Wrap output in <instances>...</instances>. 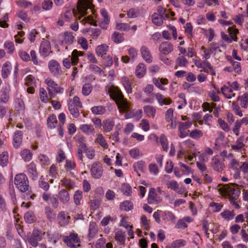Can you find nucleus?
I'll return each mask as SVG.
<instances>
[{"label":"nucleus","instance_id":"f257e3e1","mask_svg":"<svg viewBox=\"0 0 248 248\" xmlns=\"http://www.w3.org/2000/svg\"><path fill=\"white\" fill-rule=\"evenodd\" d=\"M108 92L121 111H126L129 108L130 103L124 98L122 92L117 87H111Z\"/></svg>","mask_w":248,"mask_h":248},{"label":"nucleus","instance_id":"f03ea898","mask_svg":"<svg viewBox=\"0 0 248 248\" xmlns=\"http://www.w3.org/2000/svg\"><path fill=\"white\" fill-rule=\"evenodd\" d=\"M108 92L121 111H126L129 108L130 103L124 98L122 92L117 87H111Z\"/></svg>","mask_w":248,"mask_h":248},{"label":"nucleus","instance_id":"7ed1b4c3","mask_svg":"<svg viewBox=\"0 0 248 248\" xmlns=\"http://www.w3.org/2000/svg\"><path fill=\"white\" fill-rule=\"evenodd\" d=\"M237 186L238 185L235 183L219 184L218 185V191L222 196H228L229 200H237L240 194V189L236 188Z\"/></svg>","mask_w":248,"mask_h":248},{"label":"nucleus","instance_id":"20e7f679","mask_svg":"<svg viewBox=\"0 0 248 248\" xmlns=\"http://www.w3.org/2000/svg\"><path fill=\"white\" fill-rule=\"evenodd\" d=\"M14 183L17 188L22 192H25L29 189L28 179L24 173L16 174L15 177Z\"/></svg>","mask_w":248,"mask_h":248},{"label":"nucleus","instance_id":"39448f33","mask_svg":"<svg viewBox=\"0 0 248 248\" xmlns=\"http://www.w3.org/2000/svg\"><path fill=\"white\" fill-rule=\"evenodd\" d=\"M92 5L90 0H78L77 6V10L81 15L79 19L87 15V10L88 9H92Z\"/></svg>","mask_w":248,"mask_h":248},{"label":"nucleus","instance_id":"423d86ee","mask_svg":"<svg viewBox=\"0 0 248 248\" xmlns=\"http://www.w3.org/2000/svg\"><path fill=\"white\" fill-rule=\"evenodd\" d=\"M63 241L69 247L75 248V243L80 242V239L78 234L71 232L68 236H63Z\"/></svg>","mask_w":248,"mask_h":248},{"label":"nucleus","instance_id":"0eeeda50","mask_svg":"<svg viewBox=\"0 0 248 248\" xmlns=\"http://www.w3.org/2000/svg\"><path fill=\"white\" fill-rule=\"evenodd\" d=\"M229 34L231 38L228 36L227 34H226L224 32H222L221 33V37L226 42L228 43H232V41H237L236 34L238 33V30L235 28L234 27H229L228 29Z\"/></svg>","mask_w":248,"mask_h":248},{"label":"nucleus","instance_id":"6e6552de","mask_svg":"<svg viewBox=\"0 0 248 248\" xmlns=\"http://www.w3.org/2000/svg\"><path fill=\"white\" fill-rule=\"evenodd\" d=\"M103 172V169L100 163L95 162L92 165L91 172L93 178H100L102 176Z\"/></svg>","mask_w":248,"mask_h":248},{"label":"nucleus","instance_id":"1a4fd4ad","mask_svg":"<svg viewBox=\"0 0 248 248\" xmlns=\"http://www.w3.org/2000/svg\"><path fill=\"white\" fill-rule=\"evenodd\" d=\"M40 53L44 57L48 56L50 53H52L50 42L44 39L42 42L40 47Z\"/></svg>","mask_w":248,"mask_h":248},{"label":"nucleus","instance_id":"9d476101","mask_svg":"<svg viewBox=\"0 0 248 248\" xmlns=\"http://www.w3.org/2000/svg\"><path fill=\"white\" fill-rule=\"evenodd\" d=\"M48 67L51 73L55 76L60 75L62 73L61 66L55 60H51L49 62Z\"/></svg>","mask_w":248,"mask_h":248},{"label":"nucleus","instance_id":"9b49d317","mask_svg":"<svg viewBox=\"0 0 248 248\" xmlns=\"http://www.w3.org/2000/svg\"><path fill=\"white\" fill-rule=\"evenodd\" d=\"M41 239L40 232L38 230H34L31 236L28 237V242L34 247L38 246V242Z\"/></svg>","mask_w":248,"mask_h":248},{"label":"nucleus","instance_id":"f8f14e48","mask_svg":"<svg viewBox=\"0 0 248 248\" xmlns=\"http://www.w3.org/2000/svg\"><path fill=\"white\" fill-rule=\"evenodd\" d=\"M147 201L148 203L150 204H157L160 202L154 188L150 189Z\"/></svg>","mask_w":248,"mask_h":248},{"label":"nucleus","instance_id":"ddd939ff","mask_svg":"<svg viewBox=\"0 0 248 248\" xmlns=\"http://www.w3.org/2000/svg\"><path fill=\"white\" fill-rule=\"evenodd\" d=\"M70 218V217L67 216L64 211L60 212L57 217L58 223L62 227H64L68 224Z\"/></svg>","mask_w":248,"mask_h":248},{"label":"nucleus","instance_id":"4468645a","mask_svg":"<svg viewBox=\"0 0 248 248\" xmlns=\"http://www.w3.org/2000/svg\"><path fill=\"white\" fill-rule=\"evenodd\" d=\"M58 197L61 203L63 204H67L70 199V196L68 191L65 189L59 191Z\"/></svg>","mask_w":248,"mask_h":248},{"label":"nucleus","instance_id":"2eb2a0df","mask_svg":"<svg viewBox=\"0 0 248 248\" xmlns=\"http://www.w3.org/2000/svg\"><path fill=\"white\" fill-rule=\"evenodd\" d=\"M22 142V132L16 131L13 137V145L15 148H18L20 147Z\"/></svg>","mask_w":248,"mask_h":248},{"label":"nucleus","instance_id":"dca6fc26","mask_svg":"<svg viewBox=\"0 0 248 248\" xmlns=\"http://www.w3.org/2000/svg\"><path fill=\"white\" fill-rule=\"evenodd\" d=\"M173 46L169 42H162L159 46V50L165 55L168 54L173 50Z\"/></svg>","mask_w":248,"mask_h":248},{"label":"nucleus","instance_id":"f3484780","mask_svg":"<svg viewBox=\"0 0 248 248\" xmlns=\"http://www.w3.org/2000/svg\"><path fill=\"white\" fill-rule=\"evenodd\" d=\"M27 168L30 177L32 180H36L38 175L36 165L33 162H31L28 165Z\"/></svg>","mask_w":248,"mask_h":248},{"label":"nucleus","instance_id":"a211bd4d","mask_svg":"<svg viewBox=\"0 0 248 248\" xmlns=\"http://www.w3.org/2000/svg\"><path fill=\"white\" fill-rule=\"evenodd\" d=\"M45 82L46 83V84L48 86V88H51L53 91L56 93H62L63 91V89L59 87H57V84L52 79H51L49 78H47L45 80Z\"/></svg>","mask_w":248,"mask_h":248},{"label":"nucleus","instance_id":"6ab92c4d","mask_svg":"<svg viewBox=\"0 0 248 248\" xmlns=\"http://www.w3.org/2000/svg\"><path fill=\"white\" fill-rule=\"evenodd\" d=\"M62 43L70 45L73 43L74 40V36L71 32H65L61 35Z\"/></svg>","mask_w":248,"mask_h":248},{"label":"nucleus","instance_id":"aec40b11","mask_svg":"<svg viewBox=\"0 0 248 248\" xmlns=\"http://www.w3.org/2000/svg\"><path fill=\"white\" fill-rule=\"evenodd\" d=\"M12 66L9 62H6L2 66L1 70V76L4 78H7L10 73Z\"/></svg>","mask_w":248,"mask_h":248},{"label":"nucleus","instance_id":"412c9836","mask_svg":"<svg viewBox=\"0 0 248 248\" xmlns=\"http://www.w3.org/2000/svg\"><path fill=\"white\" fill-rule=\"evenodd\" d=\"M134 171L137 173L139 176H140V173L139 172V170L141 172H144L145 169V163L142 160L138 161L133 165Z\"/></svg>","mask_w":248,"mask_h":248},{"label":"nucleus","instance_id":"4be33fe9","mask_svg":"<svg viewBox=\"0 0 248 248\" xmlns=\"http://www.w3.org/2000/svg\"><path fill=\"white\" fill-rule=\"evenodd\" d=\"M212 167L215 170L219 172L221 171L223 169L222 163L216 157H214L212 159Z\"/></svg>","mask_w":248,"mask_h":248},{"label":"nucleus","instance_id":"5701e85b","mask_svg":"<svg viewBox=\"0 0 248 248\" xmlns=\"http://www.w3.org/2000/svg\"><path fill=\"white\" fill-rule=\"evenodd\" d=\"M45 214L50 221H53L55 219L56 214L49 206L45 207Z\"/></svg>","mask_w":248,"mask_h":248},{"label":"nucleus","instance_id":"b1692460","mask_svg":"<svg viewBox=\"0 0 248 248\" xmlns=\"http://www.w3.org/2000/svg\"><path fill=\"white\" fill-rule=\"evenodd\" d=\"M141 53L142 58L146 62L148 63H151L152 61V57L148 50L147 48L145 46H142L141 48Z\"/></svg>","mask_w":248,"mask_h":248},{"label":"nucleus","instance_id":"393cba45","mask_svg":"<svg viewBox=\"0 0 248 248\" xmlns=\"http://www.w3.org/2000/svg\"><path fill=\"white\" fill-rule=\"evenodd\" d=\"M98 231V227L97 225L94 222H91L89 228L88 236L89 238H93L96 234Z\"/></svg>","mask_w":248,"mask_h":248},{"label":"nucleus","instance_id":"a878e982","mask_svg":"<svg viewBox=\"0 0 248 248\" xmlns=\"http://www.w3.org/2000/svg\"><path fill=\"white\" fill-rule=\"evenodd\" d=\"M146 72V67L145 65L143 63H140L136 68V76L139 78H141L143 77Z\"/></svg>","mask_w":248,"mask_h":248},{"label":"nucleus","instance_id":"bb28decb","mask_svg":"<svg viewBox=\"0 0 248 248\" xmlns=\"http://www.w3.org/2000/svg\"><path fill=\"white\" fill-rule=\"evenodd\" d=\"M221 91L223 95L227 98H231L235 95L231 88L224 86L221 88Z\"/></svg>","mask_w":248,"mask_h":248},{"label":"nucleus","instance_id":"cd10ccee","mask_svg":"<svg viewBox=\"0 0 248 248\" xmlns=\"http://www.w3.org/2000/svg\"><path fill=\"white\" fill-rule=\"evenodd\" d=\"M84 53L75 49L72 53L71 60L73 65L77 64L78 62V56H83Z\"/></svg>","mask_w":248,"mask_h":248},{"label":"nucleus","instance_id":"c85d7f7f","mask_svg":"<svg viewBox=\"0 0 248 248\" xmlns=\"http://www.w3.org/2000/svg\"><path fill=\"white\" fill-rule=\"evenodd\" d=\"M10 91L9 87H6L3 88L2 90V93L1 94V99L0 100V103L1 102L6 103L8 102L9 99V93Z\"/></svg>","mask_w":248,"mask_h":248},{"label":"nucleus","instance_id":"c756f323","mask_svg":"<svg viewBox=\"0 0 248 248\" xmlns=\"http://www.w3.org/2000/svg\"><path fill=\"white\" fill-rule=\"evenodd\" d=\"M220 215L224 219L229 221L234 218L235 214L234 213L233 211H231L228 210H225L220 213Z\"/></svg>","mask_w":248,"mask_h":248},{"label":"nucleus","instance_id":"7c9ffc66","mask_svg":"<svg viewBox=\"0 0 248 248\" xmlns=\"http://www.w3.org/2000/svg\"><path fill=\"white\" fill-rule=\"evenodd\" d=\"M111 39L115 43L119 44L122 43L124 40V37L123 34L115 31L112 34Z\"/></svg>","mask_w":248,"mask_h":248},{"label":"nucleus","instance_id":"2f4dec72","mask_svg":"<svg viewBox=\"0 0 248 248\" xmlns=\"http://www.w3.org/2000/svg\"><path fill=\"white\" fill-rule=\"evenodd\" d=\"M76 105L71 103H68V109L71 114L75 118H77L79 115V111Z\"/></svg>","mask_w":248,"mask_h":248},{"label":"nucleus","instance_id":"473e14b6","mask_svg":"<svg viewBox=\"0 0 248 248\" xmlns=\"http://www.w3.org/2000/svg\"><path fill=\"white\" fill-rule=\"evenodd\" d=\"M61 185L68 189H71L74 187L75 184L70 179L64 178L61 181Z\"/></svg>","mask_w":248,"mask_h":248},{"label":"nucleus","instance_id":"72a5a7b5","mask_svg":"<svg viewBox=\"0 0 248 248\" xmlns=\"http://www.w3.org/2000/svg\"><path fill=\"white\" fill-rule=\"evenodd\" d=\"M20 155L25 161H29L32 158V154L29 150H23L21 151Z\"/></svg>","mask_w":248,"mask_h":248},{"label":"nucleus","instance_id":"f704fd0d","mask_svg":"<svg viewBox=\"0 0 248 248\" xmlns=\"http://www.w3.org/2000/svg\"><path fill=\"white\" fill-rule=\"evenodd\" d=\"M96 141L101 147L104 149H108V145L102 134L97 135Z\"/></svg>","mask_w":248,"mask_h":248},{"label":"nucleus","instance_id":"c9c22d12","mask_svg":"<svg viewBox=\"0 0 248 248\" xmlns=\"http://www.w3.org/2000/svg\"><path fill=\"white\" fill-rule=\"evenodd\" d=\"M102 125L104 130L106 132H108L110 131L112 129L114 126V123L112 121H110V120H106L103 121Z\"/></svg>","mask_w":248,"mask_h":248},{"label":"nucleus","instance_id":"e433bc0d","mask_svg":"<svg viewBox=\"0 0 248 248\" xmlns=\"http://www.w3.org/2000/svg\"><path fill=\"white\" fill-rule=\"evenodd\" d=\"M108 50V46L105 44L98 46L96 48V52L98 56H102L106 54Z\"/></svg>","mask_w":248,"mask_h":248},{"label":"nucleus","instance_id":"4c0bfd02","mask_svg":"<svg viewBox=\"0 0 248 248\" xmlns=\"http://www.w3.org/2000/svg\"><path fill=\"white\" fill-rule=\"evenodd\" d=\"M163 18L158 15L157 13H154L152 15V21L157 26H161L163 23Z\"/></svg>","mask_w":248,"mask_h":248},{"label":"nucleus","instance_id":"58836bf2","mask_svg":"<svg viewBox=\"0 0 248 248\" xmlns=\"http://www.w3.org/2000/svg\"><path fill=\"white\" fill-rule=\"evenodd\" d=\"M79 129L83 132L87 134L93 133L94 131L93 126L92 125L87 124H84L81 125L80 126Z\"/></svg>","mask_w":248,"mask_h":248},{"label":"nucleus","instance_id":"ea45409f","mask_svg":"<svg viewBox=\"0 0 248 248\" xmlns=\"http://www.w3.org/2000/svg\"><path fill=\"white\" fill-rule=\"evenodd\" d=\"M122 82L127 93H132L131 83L129 79L126 77H124L122 78Z\"/></svg>","mask_w":248,"mask_h":248},{"label":"nucleus","instance_id":"a19ab883","mask_svg":"<svg viewBox=\"0 0 248 248\" xmlns=\"http://www.w3.org/2000/svg\"><path fill=\"white\" fill-rule=\"evenodd\" d=\"M9 155L7 152H3L0 155V165L5 167L7 165L8 161Z\"/></svg>","mask_w":248,"mask_h":248},{"label":"nucleus","instance_id":"79ce46f5","mask_svg":"<svg viewBox=\"0 0 248 248\" xmlns=\"http://www.w3.org/2000/svg\"><path fill=\"white\" fill-rule=\"evenodd\" d=\"M120 208L121 210L128 211L133 208V204L130 202L125 201L121 203Z\"/></svg>","mask_w":248,"mask_h":248},{"label":"nucleus","instance_id":"37998d69","mask_svg":"<svg viewBox=\"0 0 248 248\" xmlns=\"http://www.w3.org/2000/svg\"><path fill=\"white\" fill-rule=\"evenodd\" d=\"M57 124V120L56 115L53 114L47 119V124L49 128H54Z\"/></svg>","mask_w":248,"mask_h":248},{"label":"nucleus","instance_id":"c03bdc74","mask_svg":"<svg viewBox=\"0 0 248 248\" xmlns=\"http://www.w3.org/2000/svg\"><path fill=\"white\" fill-rule=\"evenodd\" d=\"M121 191L126 196H130L132 193V188L128 184H124L121 187Z\"/></svg>","mask_w":248,"mask_h":248},{"label":"nucleus","instance_id":"a18cd8bd","mask_svg":"<svg viewBox=\"0 0 248 248\" xmlns=\"http://www.w3.org/2000/svg\"><path fill=\"white\" fill-rule=\"evenodd\" d=\"M145 113L149 116L154 117L155 114V109L151 106H146L144 108Z\"/></svg>","mask_w":248,"mask_h":248},{"label":"nucleus","instance_id":"49530a36","mask_svg":"<svg viewBox=\"0 0 248 248\" xmlns=\"http://www.w3.org/2000/svg\"><path fill=\"white\" fill-rule=\"evenodd\" d=\"M159 141L163 150L167 152L168 148V142L166 136L163 134L161 135Z\"/></svg>","mask_w":248,"mask_h":248},{"label":"nucleus","instance_id":"de8ad7c7","mask_svg":"<svg viewBox=\"0 0 248 248\" xmlns=\"http://www.w3.org/2000/svg\"><path fill=\"white\" fill-rule=\"evenodd\" d=\"M92 111L93 114L102 115L105 113L106 109L104 107L101 106H95L92 108Z\"/></svg>","mask_w":248,"mask_h":248},{"label":"nucleus","instance_id":"09e8293b","mask_svg":"<svg viewBox=\"0 0 248 248\" xmlns=\"http://www.w3.org/2000/svg\"><path fill=\"white\" fill-rule=\"evenodd\" d=\"M158 15L163 18L164 20L169 18V15L167 13V10L161 6H159L157 8Z\"/></svg>","mask_w":248,"mask_h":248},{"label":"nucleus","instance_id":"8fccbe9b","mask_svg":"<svg viewBox=\"0 0 248 248\" xmlns=\"http://www.w3.org/2000/svg\"><path fill=\"white\" fill-rule=\"evenodd\" d=\"M76 141L78 143V147L80 148L81 149H83L86 148L87 146L86 144L85 143V139L82 136H78L75 138Z\"/></svg>","mask_w":248,"mask_h":248},{"label":"nucleus","instance_id":"3c124183","mask_svg":"<svg viewBox=\"0 0 248 248\" xmlns=\"http://www.w3.org/2000/svg\"><path fill=\"white\" fill-rule=\"evenodd\" d=\"M188 61L185 57L182 56L179 57L176 60V65L179 66L185 67L187 65Z\"/></svg>","mask_w":248,"mask_h":248},{"label":"nucleus","instance_id":"603ef678","mask_svg":"<svg viewBox=\"0 0 248 248\" xmlns=\"http://www.w3.org/2000/svg\"><path fill=\"white\" fill-rule=\"evenodd\" d=\"M82 192L80 190H77L76 191L74 196V200L75 204L77 205L80 204V200L82 198Z\"/></svg>","mask_w":248,"mask_h":248},{"label":"nucleus","instance_id":"864d4df0","mask_svg":"<svg viewBox=\"0 0 248 248\" xmlns=\"http://www.w3.org/2000/svg\"><path fill=\"white\" fill-rule=\"evenodd\" d=\"M139 11L138 9L131 8L127 13V16L129 18H136L139 15Z\"/></svg>","mask_w":248,"mask_h":248},{"label":"nucleus","instance_id":"5fc2aeb1","mask_svg":"<svg viewBox=\"0 0 248 248\" xmlns=\"http://www.w3.org/2000/svg\"><path fill=\"white\" fill-rule=\"evenodd\" d=\"M92 91V86L90 83L85 84L83 87L82 93L84 95H88L91 93Z\"/></svg>","mask_w":248,"mask_h":248},{"label":"nucleus","instance_id":"6e6d98bb","mask_svg":"<svg viewBox=\"0 0 248 248\" xmlns=\"http://www.w3.org/2000/svg\"><path fill=\"white\" fill-rule=\"evenodd\" d=\"M24 218L27 223H32L35 220V216L33 213L28 212L25 214Z\"/></svg>","mask_w":248,"mask_h":248},{"label":"nucleus","instance_id":"4d7b16f0","mask_svg":"<svg viewBox=\"0 0 248 248\" xmlns=\"http://www.w3.org/2000/svg\"><path fill=\"white\" fill-rule=\"evenodd\" d=\"M85 153L87 157L90 159H92L95 156V151L92 147H86Z\"/></svg>","mask_w":248,"mask_h":248},{"label":"nucleus","instance_id":"13d9d810","mask_svg":"<svg viewBox=\"0 0 248 248\" xmlns=\"http://www.w3.org/2000/svg\"><path fill=\"white\" fill-rule=\"evenodd\" d=\"M186 245V242L182 239L176 240L173 241L171 244V246L173 248H178L184 246Z\"/></svg>","mask_w":248,"mask_h":248},{"label":"nucleus","instance_id":"bf43d9fd","mask_svg":"<svg viewBox=\"0 0 248 248\" xmlns=\"http://www.w3.org/2000/svg\"><path fill=\"white\" fill-rule=\"evenodd\" d=\"M40 97L41 100L44 102H47L49 100L46 92L44 88L40 89Z\"/></svg>","mask_w":248,"mask_h":248},{"label":"nucleus","instance_id":"052dcab7","mask_svg":"<svg viewBox=\"0 0 248 248\" xmlns=\"http://www.w3.org/2000/svg\"><path fill=\"white\" fill-rule=\"evenodd\" d=\"M116 29L122 31H126L129 30L130 26L127 23H117L116 25Z\"/></svg>","mask_w":248,"mask_h":248},{"label":"nucleus","instance_id":"680f3d73","mask_svg":"<svg viewBox=\"0 0 248 248\" xmlns=\"http://www.w3.org/2000/svg\"><path fill=\"white\" fill-rule=\"evenodd\" d=\"M210 206L213 208V211L215 212H218L220 211L223 207V205L219 203L211 202Z\"/></svg>","mask_w":248,"mask_h":248},{"label":"nucleus","instance_id":"e2e57ef3","mask_svg":"<svg viewBox=\"0 0 248 248\" xmlns=\"http://www.w3.org/2000/svg\"><path fill=\"white\" fill-rule=\"evenodd\" d=\"M115 239L121 244H124L125 241V235L121 232H117L115 233Z\"/></svg>","mask_w":248,"mask_h":248},{"label":"nucleus","instance_id":"0e129e2a","mask_svg":"<svg viewBox=\"0 0 248 248\" xmlns=\"http://www.w3.org/2000/svg\"><path fill=\"white\" fill-rule=\"evenodd\" d=\"M202 135L203 133L202 132V131L197 129H195L194 130L192 131L190 133V136L194 139L199 138L202 137Z\"/></svg>","mask_w":248,"mask_h":248},{"label":"nucleus","instance_id":"69168bd1","mask_svg":"<svg viewBox=\"0 0 248 248\" xmlns=\"http://www.w3.org/2000/svg\"><path fill=\"white\" fill-rule=\"evenodd\" d=\"M78 43L80 45L84 50L88 49V45L87 39L84 37L79 38L78 40Z\"/></svg>","mask_w":248,"mask_h":248},{"label":"nucleus","instance_id":"338daca9","mask_svg":"<svg viewBox=\"0 0 248 248\" xmlns=\"http://www.w3.org/2000/svg\"><path fill=\"white\" fill-rule=\"evenodd\" d=\"M103 63L105 66H110L113 63V60L109 56H105L103 59Z\"/></svg>","mask_w":248,"mask_h":248},{"label":"nucleus","instance_id":"774afa93","mask_svg":"<svg viewBox=\"0 0 248 248\" xmlns=\"http://www.w3.org/2000/svg\"><path fill=\"white\" fill-rule=\"evenodd\" d=\"M149 170L155 175H156L159 171L158 167L155 163H151L149 165Z\"/></svg>","mask_w":248,"mask_h":248}]
</instances>
